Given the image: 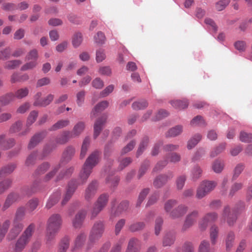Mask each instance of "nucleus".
Segmentation results:
<instances>
[{"mask_svg": "<svg viewBox=\"0 0 252 252\" xmlns=\"http://www.w3.org/2000/svg\"><path fill=\"white\" fill-rule=\"evenodd\" d=\"M99 157V152L95 151L90 154L88 158L86 159L82 169L79 173V183L76 180H72L68 183L66 192L62 201V205H65L69 199L71 198L78 185L85 183L88 180L92 173V170L98 163Z\"/></svg>", "mask_w": 252, "mask_h": 252, "instance_id": "f257e3e1", "label": "nucleus"}, {"mask_svg": "<svg viewBox=\"0 0 252 252\" xmlns=\"http://www.w3.org/2000/svg\"><path fill=\"white\" fill-rule=\"evenodd\" d=\"M62 218L60 214H53L48 218L46 225V240L50 242L53 240L61 229Z\"/></svg>", "mask_w": 252, "mask_h": 252, "instance_id": "f03ea898", "label": "nucleus"}, {"mask_svg": "<svg viewBox=\"0 0 252 252\" xmlns=\"http://www.w3.org/2000/svg\"><path fill=\"white\" fill-rule=\"evenodd\" d=\"M34 228L35 225L33 223L30 224L28 227L26 228L22 235L19 238L17 242H16L14 248L15 252L23 251L27 243L29 242Z\"/></svg>", "mask_w": 252, "mask_h": 252, "instance_id": "7ed1b4c3", "label": "nucleus"}, {"mask_svg": "<svg viewBox=\"0 0 252 252\" xmlns=\"http://www.w3.org/2000/svg\"><path fill=\"white\" fill-rule=\"evenodd\" d=\"M217 185V183L214 181H203L199 185L196 196L197 198L201 199L208 193L211 192Z\"/></svg>", "mask_w": 252, "mask_h": 252, "instance_id": "20e7f679", "label": "nucleus"}, {"mask_svg": "<svg viewBox=\"0 0 252 252\" xmlns=\"http://www.w3.org/2000/svg\"><path fill=\"white\" fill-rule=\"evenodd\" d=\"M105 229L104 222L98 220L94 222L93 227H92L90 235L89 241L90 243H94L99 240L104 233Z\"/></svg>", "mask_w": 252, "mask_h": 252, "instance_id": "39448f33", "label": "nucleus"}, {"mask_svg": "<svg viewBox=\"0 0 252 252\" xmlns=\"http://www.w3.org/2000/svg\"><path fill=\"white\" fill-rule=\"evenodd\" d=\"M109 196L106 194H101L97 200L94 203V206L91 211V218H95L96 216L105 208L107 203Z\"/></svg>", "mask_w": 252, "mask_h": 252, "instance_id": "423d86ee", "label": "nucleus"}, {"mask_svg": "<svg viewBox=\"0 0 252 252\" xmlns=\"http://www.w3.org/2000/svg\"><path fill=\"white\" fill-rule=\"evenodd\" d=\"M237 216L235 211L231 209L229 206H225L223 210L220 220L227 222L229 226H233L236 222Z\"/></svg>", "mask_w": 252, "mask_h": 252, "instance_id": "0eeeda50", "label": "nucleus"}, {"mask_svg": "<svg viewBox=\"0 0 252 252\" xmlns=\"http://www.w3.org/2000/svg\"><path fill=\"white\" fill-rule=\"evenodd\" d=\"M51 150V149H50L49 146H47L44 148L43 151H42V153L41 154H38L36 152L32 153L29 156L28 158H27L25 161V164L27 166L34 164L36 158L39 159H42L50 153Z\"/></svg>", "mask_w": 252, "mask_h": 252, "instance_id": "6e6552de", "label": "nucleus"}, {"mask_svg": "<svg viewBox=\"0 0 252 252\" xmlns=\"http://www.w3.org/2000/svg\"><path fill=\"white\" fill-rule=\"evenodd\" d=\"M218 218V214L215 212L208 213L202 218L199 222V228L201 231H203L207 228L209 223H212L216 221Z\"/></svg>", "mask_w": 252, "mask_h": 252, "instance_id": "1a4fd4ad", "label": "nucleus"}, {"mask_svg": "<svg viewBox=\"0 0 252 252\" xmlns=\"http://www.w3.org/2000/svg\"><path fill=\"white\" fill-rule=\"evenodd\" d=\"M42 94L41 92H37L34 96L33 105L35 106L45 107L49 105L53 100L54 95L50 94L43 99H40Z\"/></svg>", "mask_w": 252, "mask_h": 252, "instance_id": "9d476101", "label": "nucleus"}, {"mask_svg": "<svg viewBox=\"0 0 252 252\" xmlns=\"http://www.w3.org/2000/svg\"><path fill=\"white\" fill-rule=\"evenodd\" d=\"M198 215L199 213L197 210H193L188 214L184 224H183L182 230L186 231L187 229L191 227L196 222Z\"/></svg>", "mask_w": 252, "mask_h": 252, "instance_id": "9b49d317", "label": "nucleus"}, {"mask_svg": "<svg viewBox=\"0 0 252 252\" xmlns=\"http://www.w3.org/2000/svg\"><path fill=\"white\" fill-rule=\"evenodd\" d=\"M24 227L23 223L20 222L13 221V227L9 232L7 238L9 240H12L18 236Z\"/></svg>", "mask_w": 252, "mask_h": 252, "instance_id": "f8f14e48", "label": "nucleus"}, {"mask_svg": "<svg viewBox=\"0 0 252 252\" xmlns=\"http://www.w3.org/2000/svg\"><path fill=\"white\" fill-rule=\"evenodd\" d=\"M116 202V200H114L112 202V208L111 211V216L110 218H114L116 216H119L123 212L126 211L128 208V203L126 201L122 202L118 206L116 210L114 208V205Z\"/></svg>", "mask_w": 252, "mask_h": 252, "instance_id": "ddd939ff", "label": "nucleus"}, {"mask_svg": "<svg viewBox=\"0 0 252 252\" xmlns=\"http://www.w3.org/2000/svg\"><path fill=\"white\" fill-rule=\"evenodd\" d=\"M188 207L185 205L181 204L170 212L169 216L172 219L180 218L187 213Z\"/></svg>", "mask_w": 252, "mask_h": 252, "instance_id": "4468645a", "label": "nucleus"}, {"mask_svg": "<svg viewBox=\"0 0 252 252\" xmlns=\"http://www.w3.org/2000/svg\"><path fill=\"white\" fill-rule=\"evenodd\" d=\"M38 115L37 112L35 110L32 111L28 117V119H27L26 121V129L24 130L23 131L20 132L19 134V136H23L26 135L28 134L30 131L29 127L33 124L34 122L36 121L37 117Z\"/></svg>", "mask_w": 252, "mask_h": 252, "instance_id": "2eb2a0df", "label": "nucleus"}, {"mask_svg": "<svg viewBox=\"0 0 252 252\" xmlns=\"http://www.w3.org/2000/svg\"><path fill=\"white\" fill-rule=\"evenodd\" d=\"M15 145V140L13 138L5 139V135H0V148L2 150H7Z\"/></svg>", "mask_w": 252, "mask_h": 252, "instance_id": "dca6fc26", "label": "nucleus"}, {"mask_svg": "<svg viewBox=\"0 0 252 252\" xmlns=\"http://www.w3.org/2000/svg\"><path fill=\"white\" fill-rule=\"evenodd\" d=\"M97 183L95 181L92 182L86 189L84 197L86 200H90L94 197L96 191Z\"/></svg>", "mask_w": 252, "mask_h": 252, "instance_id": "f3484780", "label": "nucleus"}, {"mask_svg": "<svg viewBox=\"0 0 252 252\" xmlns=\"http://www.w3.org/2000/svg\"><path fill=\"white\" fill-rule=\"evenodd\" d=\"M86 215V212L85 210H81L77 213L72 220L74 228H80L82 225Z\"/></svg>", "mask_w": 252, "mask_h": 252, "instance_id": "a211bd4d", "label": "nucleus"}, {"mask_svg": "<svg viewBox=\"0 0 252 252\" xmlns=\"http://www.w3.org/2000/svg\"><path fill=\"white\" fill-rule=\"evenodd\" d=\"M21 198L20 195L18 193H9L6 198V200L2 207L3 211L5 210L10 206L13 203L18 201Z\"/></svg>", "mask_w": 252, "mask_h": 252, "instance_id": "6ab92c4d", "label": "nucleus"}, {"mask_svg": "<svg viewBox=\"0 0 252 252\" xmlns=\"http://www.w3.org/2000/svg\"><path fill=\"white\" fill-rule=\"evenodd\" d=\"M173 177L171 172L166 175H160L154 181V185L156 188H159L165 184L168 180H170Z\"/></svg>", "mask_w": 252, "mask_h": 252, "instance_id": "aec40b11", "label": "nucleus"}, {"mask_svg": "<svg viewBox=\"0 0 252 252\" xmlns=\"http://www.w3.org/2000/svg\"><path fill=\"white\" fill-rule=\"evenodd\" d=\"M73 136L71 134V132L69 130L63 131L61 135L58 136L56 139V142L58 144H65L68 140L73 138Z\"/></svg>", "mask_w": 252, "mask_h": 252, "instance_id": "412c9836", "label": "nucleus"}, {"mask_svg": "<svg viewBox=\"0 0 252 252\" xmlns=\"http://www.w3.org/2000/svg\"><path fill=\"white\" fill-rule=\"evenodd\" d=\"M61 197V192L59 190H57L53 194H51L50 198H48L46 205V208L47 209H50L54 206L56 204L58 203L59 199Z\"/></svg>", "mask_w": 252, "mask_h": 252, "instance_id": "4be33fe9", "label": "nucleus"}, {"mask_svg": "<svg viewBox=\"0 0 252 252\" xmlns=\"http://www.w3.org/2000/svg\"><path fill=\"white\" fill-rule=\"evenodd\" d=\"M85 127V123L82 121L78 122L76 124L73 126L72 131L71 132L73 137H79L84 130Z\"/></svg>", "mask_w": 252, "mask_h": 252, "instance_id": "5701e85b", "label": "nucleus"}, {"mask_svg": "<svg viewBox=\"0 0 252 252\" xmlns=\"http://www.w3.org/2000/svg\"><path fill=\"white\" fill-rule=\"evenodd\" d=\"M86 237V235L83 232H81L77 235L74 241V245L72 248V252L82 247L85 241Z\"/></svg>", "mask_w": 252, "mask_h": 252, "instance_id": "b1692460", "label": "nucleus"}, {"mask_svg": "<svg viewBox=\"0 0 252 252\" xmlns=\"http://www.w3.org/2000/svg\"><path fill=\"white\" fill-rule=\"evenodd\" d=\"M109 106V102L106 100H102L94 106L91 113V117H94L96 113H98L104 110Z\"/></svg>", "mask_w": 252, "mask_h": 252, "instance_id": "393cba45", "label": "nucleus"}, {"mask_svg": "<svg viewBox=\"0 0 252 252\" xmlns=\"http://www.w3.org/2000/svg\"><path fill=\"white\" fill-rule=\"evenodd\" d=\"M183 132V126L182 125H176L169 129L166 133V136L174 137L180 135Z\"/></svg>", "mask_w": 252, "mask_h": 252, "instance_id": "a878e982", "label": "nucleus"}, {"mask_svg": "<svg viewBox=\"0 0 252 252\" xmlns=\"http://www.w3.org/2000/svg\"><path fill=\"white\" fill-rule=\"evenodd\" d=\"M45 137L44 133H38L34 135L30 140L28 147L29 149H33Z\"/></svg>", "mask_w": 252, "mask_h": 252, "instance_id": "bb28decb", "label": "nucleus"}, {"mask_svg": "<svg viewBox=\"0 0 252 252\" xmlns=\"http://www.w3.org/2000/svg\"><path fill=\"white\" fill-rule=\"evenodd\" d=\"M202 139V135L200 134H196L192 136L191 138L188 140L187 143V149L189 150H191L197 145L198 143Z\"/></svg>", "mask_w": 252, "mask_h": 252, "instance_id": "cd10ccee", "label": "nucleus"}, {"mask_svg": "<svg viewBox=\"0 0 252 252\" xmlns=\"http://www.w3.org/2000/svg\"><path fill=\"white\" fill-rule=\"evenodd\" d=\"M106 118H101L96 121L94 125V138L95 139L99 135L102 126L104 125Z\"/></svg>", "mask_w": 252, "mask_h": 252, "instance_id": "c85d7f7f", "label": "nucleus"}, {"mask_svg": "<svg viewBox=\"0 0 252 252\" xmlns=\"http://www.w3.org/2000/svg\"><path fill=\"white\" fill-rule=\"evenodd\" d=\"M69 124L70 121L69 120H59L56 124L52 125L50 128V130H57L68 126Z\"/></svg>", "mask_w": 252, "mask_h": 252, "instance_id": "c756f323", "label": "nucleus"}, {"mask_svg": "<svg viewBox=\"0 0 252 252\" xmlns=\"http://www.w3.org/2000/svg\"><path fill=\"white\" fill-rule=\"evenodd\" d=\"M202 169L198 165L194 166L191 172V178L193 181H196L200 178L202 174Z\"/></svg>", "mask_w": 252, "mask_h": 252, "instance_id": "7c9ffc66", "label": "nucleus"}, {"mask_svg": "<svg viewBox=\"0 0 252 252\" xmlns=\"http://www.w3.org/2000/svg\"><path fill=\"white\" fill-rule=\"evenodd\" d=\"M235 235L234 233L230 232L228 233L225 239V248L226 250L229 251L231 248L233 247L234 243Z\"/></svg>", "mask_w": 252, "mask_h": 252, "instance_id": "2f4dec72", "label": "nucleus"}, {"mask_svg": "<svg viewBox=\"0 0 252 252\" xmlns=\"http://www.w3.org/2000/svg\"><path fill=\"white\" fill-rule=\"evenodd\" d=\"M14 95L12 93H9L0 97V103L2 106H6L14 99Z\"/></svg>", "mask_w": 252, "mask_h": 252, "instance_id": "473e14b6", "label": "nucleus"}, {"mask_svg": "<svg viewBox=\"0 0 252 252\" xmlns=\"http://www.w3.org/2000/svg\"><path fill=\"white\" fill-rule=\"evenodd\" d=\"M10 223L9 220H6L3 223L0 224V242L2 241L7 232Z\"/></svg>", "mask_w": 252, "mask_h": 252, "instance_id": "72a5a7b5", "label": "nucleus"}, {"mask_svg": "<svg viewBox=\"0 0 252 252\" xmlns=\"http://www.w3.org/2000/svg\"><path fill=\"white\" fill-rule=\"evenodd\" d=\"M224 163L223 161L218 159L215 160L212 166V170L215 173H220L224 168Z\"/></svg>", "mask_w": 252, "mask_h": 252, "instance_id": "f704fd0d", "label": "nucleus"}, {"mask_svg": "<svg viewBox=\"0 0 252 252\" xmlns=\"http://www.w3.org/2000/svg\"><path fill=\"white\" fill-rule=\"evenodd\" d=\"M148 106V103L146 100H138L134 102L132 104V107L133 110H140L147 108Z\"/></svg>", "mask_w": 252, "mask_h": 252, "instance_id": "c9c22d12", "label": "nucleus"}, {"mask_svg": "<svg viewBox=\"0 0 252 252\" xmlns=\"http://www.w3.org/2000/svg\"><path fill=\"white\" fill-rule=\"evenodd\" d=\"M15 168L16 164H8L5 166L0 171V178H2L6 175L12 173Z\"/></svg>", "mask_w": 252, "mask_h": 252, "instance_id": "e433bc0d", "label": "nucleus"}, {"mask_svg": "<svg viewBox=\"0 0 252 252\" xmlns=\"http://www.w3.org/2000/svg\"><path fill=\"white\" fill-rule=\"evenodd\" d=\"M170 104L176 109H182L187 107L188 102L186 99L183 100H172L170 101Z\"/></svg>", "mask_w": 252, "mask_h": 252, "instance_id": "4c0bfd02", "label": "nucleus"}, {"mask_svg": "<svg viewBox=\"0 0 252 252\" xmlns=\"http://www.w3.org/2000/svg\"><path fill=\"white\" fill-rule=\"evenodd\" d=\"M175 241V236L171 233L165 234L163 240V246L164 247L170 246L172 245Z\"/></svg>", "mask_w": 252, "mask_h": 252, "instance_id": "58836bf2", "label": "nucleus"}, {"mask_svg": "<svg viewBox=\"0 0 252 252\" xmlns=\"http://www.w3.org/2000/svg\"><path fill=\"white\" fill-rule=\"evenodd\" d=\"M219 228L216 225H213L210 230V238H211V243L214 245L217 241L218 237Z\"/></svg>", "mask_w": 252, "mask_h": 252, "instance_id": "ea45409f", "label": "nucleus"}, {"mask_svg": "<svg viewBox=\"0 0 252 252\" xmlns=\"http://www.w3.org/2000/svg\"><path fill=\"white\" fill-rule=\"evenodd\" d=\"M29 90L28 88H21L15 92L14 98L18 99H22L28 95Z\"/></svg>", "mask_w": 252, "mask_h": 252, "instance_id": "a19ab883", "label": "nucleus"}, {"mask_svg": "<svg viewBox=\"0 0 252 252\" xmlns=\"http://www.w3.org/2000/svg\"><path fill=\"white\" fill-rule=\"evenodd\" d=\"M198 252H213L210 247V243L206 240H203L199 245Z\"/></svg>", "mask_w": 252, "mask_h": 252, "instance_id": "79ce46f5", "label": "nucleus"}, {"mask_svg": "<svg viewBox=\"0 0 252 252\" xmlns=\"http://www.w3.org/2000/svg\"><path fill=\"white\" fill-rule=\"evenodd\" d=\"M245 165L239 163L236 165L233 170L232 180H235L238 178L242 172L244 170Z\"/></svg>", "mask_w": 252, "mask_h": 252, "instance_id": "37998d69", "label": "nucleus"}, {"mask_svg": "<svg viewBox=\"0 0 252 252\" xmlns=\"http://www.w3.org/2000/svg\"><path fill=\"white\" fill-rule=\"evenodd\" d=\"M90 145V139L88 137L85 138L83 140L82 149H81L80 158H83L86 155Z\"/></svg>", "mask_w": 252, "mask_h": 252, "instance_id": "c03bdc74", "label": "nucleus"}, {"mask_svg": "<svg viewBox=\"0 0 252 252\" xmlns=\"http://www.w3.org/2000/svg\"><path fill=\"white\" fill-rule=\"evenodd\" d=\"M177 204V201L174 199L168 200L164 203V208L166 213L170 214V212L173 210L172 208Z\"/></svg>", "mask_w": 252, "mask_h": 252, "instance_id": "a18cd8bd", "label": "nucleus"}, {"mask_svg": "<svg viewBox=\"0 0 252 252\" xmlns=\"http://www.w3.org/2000/svg\"><path fill=\"white\" fill-rule=\"evenodd\" d=\"M82 39L83 36L81 33L78 32L75 33L73 37L72 41L73 47L75 48L79 47L82 41Z\"/></svg>", "mask_w": 252, "mask_h": 252, "instance_id": "49530a36", "label": "nucleus"}, {"mask_svg": "<svg viewBox=\"0 0 252 252\" xmlns=\"http://www.w3.org/2000/svg\"><path fill=\"white\" fill-rule=\"evenodd\" d=\"M145 224L144 222H135L133 223L129 226V230L132 232H135L141 230L144 227Z\"/></svg>", "mask_w": 252, "mask_h": 252, "instance_id": "de8ad7c7", "label": "nucleus"}, {"mask_svg": "<svg viewBox=\"0 0 252 252\" xmlns=\"http://www.w3.org/2000/svg\"><path fill=\"white\" fill-rule=\"evenodd\" d=\"M25 214V209L24 207H21L17 209L16 212L15 217L14 221L19 222L24 218Z\"/></svg>", "mask_w": 252, "mask_h": 252, "instance_id": "09e8293b", "label": "nucleus"}, {"mask_svg": "<svg viewBox=\"0 0 252 252\" xmlns=\"http://www.w3.org/2000/svg\"><path fill=\"white\" fill-rule=\"evenodd\" d=\"M23 123L19 120L14 123L10 127L9 131L11 133H14L19 132L22 127Z\"/></svg>", "mask_w": 252, "mask_h": 252, "instance_id": "8fccbe9b", "label": "nucleus"}, {"mask_svg": "<svg viewBox=\"0 0 252 252\" xmlns=\"http://www.w3.org/2000/svg\"><path fill=\"white\" fill-rule=\"evenodd\" d=\"M12 184L10 179H6L0 182V194L3 193L5 190L8 189Z\"/></svg>", "mask_w": 252, "mask_h": 252, "instance_id": "3c124183", "label": "nucleus"}, {"mask_svg": "<svg viewBox=\"0 0 252 252\" xmlns=\"http://www.w3.org/2000/svg\"><path fill=\"white\" fill-rule=\"evenodd\" d=\"M235 48L239 52H244L247 48L246 43L244 41L238 40L234 43Z\"/></svg>", "mask_w": 252, "mask_h": 252, "instance_id": "603ef678", "label": "nucleus"}, {"mask_svg": "<svg viewBox=\"0 0 252 252\" xmlns=\"http://www.w3.org/2000/svg\"><path fill=\"white\" fill-rule=\"evenodd\" d=\"M95 42L98 45H102L105 41V36L101 32H98L96 35L94 36Z\"/></svg>", "mask_w": 252, "mask_h": 252, "instance_id": "864d4df0", "label": "nucleus"}, {"mask_svg": "<svg viewBox=\"0 0 252 252\" xmlns=\"http://www.w3.org/2000/svg\"><path fill=\"white\" fill-rule=\"evenodd\" d=\"M135 145L136 141L134 140H131L127 144L126 146L122 149L121 151V154L122 155H125L128 152L132 151Z\"/></svg>", "mask_w": 252, "mask_h": 252, "instance_id": "5fc2aeb1", "label": "nucleus"}, {"mask_svg": "<svg viewBox=\"0 0 252 252\" xmlns=\"http://www.w3.org/2000/svg\"><path fill=\"white\" fill-rule=\"evenodd\" d=\"M194 249L191 242H185L182 249L177 250V252H193Z\"/></svg>", "mask_w": 252, "mask_h": 252, "instance_id": "6e6d98bb", "label": "nucleus"}, {"mask_svg": "<svg viewBox=\"0 0 252 252\" xmlns=\"http://www.w3.org/2000/svg\"><path fill=\"white\" fill-rule=\"evenodd\" d=\"M150 163L149 161H145L141 165L138 171V178L140 179L145 174L148 169Z\"/></svg>", "mask_w": 252, "mask_h": 252, "instance_id": "4d7b16f0", "label": "nucleus"}, {"mask_svg": "<svg viewBox=\"0 0 252 252\" xmlns=\"http://www.w3.org/2000/svg\"><path fill=\"white\" fill-rule=\"evenodd\" d=\"M163 222V219L160 218H158L156 220L155 226V234L156 235L158 236L159 234Z\"/></svg>", "mask_w": 252, "mask_h": 252, "instance_id": "13d9d810", "label": "nucleus"}, {"mask_svg": "<svg viewBox=\"0 0 252 252\" xmlns=\"http://www.w3.org/2000/svg\"><path fill=\"white\" fill-rule=\"evenodd\" d=\"M127 248L140 249V242L139 240L135 238H131L128 242Z\"/></svg>", "mask_w": 252, "mask_h": 252, "instance_id": "bf43d9fd", "label": "nucleus"}, {"mask_svg": "<svg viewBox=\"0 0 252 252\" xmlns=\"http://www.w3.org/2000/svg\"><path fill=\"white\" fill-rule=\"evenodd\" d=\"M132 160V159L129 157L126 158L124 159L120 160L119 161L120 164L119 166H118V170H122L124 169L126 167L131 163Z\"/></svg>", "mask_w": 252, "mask_h": 252, "instance_id": "052dcab7", "label": "nucleus"}, {"mask_svg": "<svg viewBox=\"0 0 252 252\" xmlns=\"http://www.w3.org/2000/svg\"><path fill=\"white\" fill-rule=\"evenodd\" d=\"M240 140L244 142H251L252 141V134L242 131L240 133Z\"/></svg>", "mask_w": 252, "mask_h": 252, "instance_id": "680f3d73", "label": "nucleus"}, {"mask_svg": "<svg viewBox=\"0 0 252 252\" xmlns=\"http://www.w3.org/2000/svg\"><path fill=\"white\" fill-rule=\"evenodd\" d=\"M225 143L220 144V145H219L218 147H217L212 151L210 156H211L212 158L215 157V156H217L218 154L222 152L225 149Z\"/></svg>", "mask_w": 252, "mask_h": 252, "instance_id": "e2e57ef3", "label": "nucleus"}, {"mask_svg": "<svg viewBox=\"0 0 252 252\" xmlns=\"http://www.w3.org/2000/svg\"><path fill=\"white\" fill-rule=\"evenodd\" d=\"M190 125L193 126H201L204 125V122L201 116H197L191 121Z\"/></svg>", "mask_w": 252, "mask_h": 252, "instance_id": "0e129e2a", "label": "nucleus"}, {"mask_svg": "<svg viewBox=\"0 0 252 252\" xmlns=\"http://www.w3.org/2000/svg\"><path fill=\"white\" fill-rule=\"evenodd\" d=\"M125 237L121 238L118 242L113 246L110 252H120L122 249V245L125 243Z\"/></svg>", "mask_w": 252, "mask_h": 252, "instance_id": "69168bd1", "label": "nucleus"}, {"mask_svg": "<svg viewBox=\"0 0 252 252\" xmlns=\"http://www.w3.org/2000/svg\"><path fill=\"white\" fill-rule=\"evenodd\" d=\"M38 200L37 198L31 199L27 204V208L30 211H33L37 206Z\"/></svg>", "mask_w": 252, "mask_h": 252, "instance_id": "338daca9", "label": "nucleus"}, {"mask_svg": "<svg viewBox=\"0 0 252 252\" xmlns=\"http://www.w3.org/2000/svg\"><path fill=\"white\" fill-rule=\"evenodd\" d=\"M113 90L114 86L113 85L107 86L104 90L100 92L99 94L100 97L102 98L107 96L113 91Z\"/></svg>", "mask_w": 252, "mask_h": 252, "instance_id": "774afa93", "label": "nucleus"}]
</instances>
